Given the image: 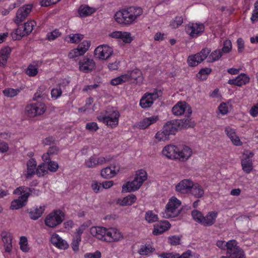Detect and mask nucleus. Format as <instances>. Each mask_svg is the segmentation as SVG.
<instances>
[{"label":"nucleus","instance_id":"nucleus-59","mask_svg":"<svg viewBox=\"0 0 258 258\" xmlns=\"http://www.w3.org/2000/svg\"><path fill=\"white\" fill-rule=\"evenodd\" d=\"M61 33L58 30L55 29L52 32H48L47 34V38L49 41H52L59 37Z\"/></svg>","mask_w":258,"mask_h":258},{"label":"nucleus","instance_id":"nucleus-34","mask_svg":"<svg viewBox=\"0 0 258 258\" xmlns=\"http://www.w3.org/2000/svg\"><path fill=\"white\" fill-rule=\"evenodd\" d=\"M40 64L39 62H33L29 64L25 70V73L29 77H34L36 76L39 73Z\"/></svg>","mask_w":258,"mask_h":258},{"label":"nucleus","instance_id":"nucleus-38","mask_svg":"<svg viewBox=\"0 0 258 258\" xmlns=\"http://www.w3.org/2000/svg\"><path fill=\"white\" fill-rule=\"evenodd\" d=\"M231 109L232 105L230 102H222L218 107L217 114L218 115L224 116L227 115Z\"/></svg>","mask_w":258,"mask_h":258},{"label":"nucleus","instance_id":"nucleus-49","mask_svg":"<svg viewBox=\"0 0 258 258\" xmlns=\"http://www.w3.org/2000/svg\"><path fill=\"white\" fill-rule=\"evenodd\" d=\"M126 82H128V76H126L125 74H124L112 79L111 84L112 85L116 86Z\"/></svg>","mask_w":258,"mask_h":258},{"label":"nucleus","instance_id":"nucleus-44","mask_svg":"<svg viewBox=\"0 0 258 258\" xmlns=\"http://www.w3.org/2000/svg\"><path fill=\"white\" fill-rule=\"evenodd\" d=\"M84 38V35L79 34H71L67 36L64 40L68 42L71 43H78Z\"/></svg>","mask_w":258,"mask_h":258},{"label":"nucleus","instance_id":"nucleus-28","mask_svg":"<svg viewBox=\"0 0 258 258\" xmlns=\"http://www.w3.org/2000/svg\"><path fill=\"white\" fill-rule=\"evenodd\" d=\"M170 227L171 224L168 221H161L160 222L154 225L152 233L154 235H158L166 231Z\"/></svg>","mask_w":258,"mask_h":258},{"label":"nucleus","instance_id":"nucleus-60","mask_svg":"<svg viewBox=\"0 0 258 258\" xmlns=\"http://www.w3.org/2000/svg\"><path fill=\"white\" fill-rule=\"evenodd\" d=\"M199 256V254H196L191 250H188L186 252L183 253L181 255H179L178 253L177 258H198Z\"/></svg>","mask_w":258,"mask_h":258},{"label":"nucleus","instance_id":"nucleus-57","mask_svg":"<svg viewBox=\"0 0 258 258\" xmlns=\"http://www.w3.org/2000/svg\"><path fill=\"white\" fill-rule=\"evenodd\" d=\"M183 23V18L181 16H177L170 21L169 26L172 29H175L180 26Z\"/></svg>","mask_w":258,"mask_h":258},{"label":"nucleus","instance_id":"nucleus-17","mask_svg":"<svg viewBox=\"0 0 258 258\" xmlns=\"http://www.w3.org/2000/svg\"><path fill=\"white\" fill-rule=\"evenodd\" d=\"M204 25L200 23H189L185 27L186 32L192 38L197 37L204 31Z\"/></svg>","mask_w":258,"mask_h":258},{"label":"nucleus","instance_id":"nucleus-24","mask_svg":"<svg viewBox=\"0 0 258 258\" xmlns=\"http://www.w3.org/2000/svg\"><path fill=\"white\" fill-rule=\"evenodd\" d=\"M177 145L168 144L163 147L161 151L162 155L166 158L176 160Z\"/></svg>","mask_w":258,"mask_h":258},{"label":"nucleus","instance_id":"nucleus-43","mask_svg":"<svg viewBox=\"0 0 258 258\" xmlns=\"http://www.w3.org/2000/svg\"><path fill=\"white\" fill-rule=\"evenodd\" d=\"M19 245L20 250L23 252H28L31 249V247L28 244V239L26 236H23L20 237Z\"/></svg>","mask_w":258,"mask_h":258},{"label":"nucleus","instance_id":"nucleus-4","mask_svg":"<svg viewBox=\"0 0 258 258\" xmlns=\"http://www.w3.org/2000/svg\"><path fill=\"white\" fill-rule=\"evenodd\" d=\"M147 178V174L145 170L141 169L137 171L133 181L127 182L123 184L122 192H131L138 189Z\"/></svg>","mask_w":258,"mask_h":258},{"label":"nucleus","instance_id":"nucleus-14","mask_svg":"<svg viewBox=\"0 0 258 258\" xmlns=\"http://www.w3.org/2000/svg\"><path fill=\"white\" fill-rule=\"evenodd\" d=\"M210 52L209 48L203 49L199 53L190 55L187 59V63L190 67H195L204 60Z\"/></svg>","mask_w":258,"mask_h":258},{"label":"nucleus","instance_id":"nucleus-40","mask_svg":"<svg viewBox=\"0 0 258 258\" xmlns=\"http://www.w3.org/2000/svg\"><path fill=\"white\" fill-rule=\"evenodd\" d=\"M144 219L148 223H152L158 221L159 217L155 212L148 210L145 213Z\"/></svg>","mask_w":258,"mask_h":258},{"label":"nucleus","instance_id":"nucleus-15","mask_svg":"<svg viewBox=\"0 0 258 258\" xmlns=\"http://www.w3.org/2000/svg\"><path fill=\"white\" fill-rule=\"evenodd\" d=\"M253 154L251 152L246 151L241 160V164L242 170L246 173L249 174L253 169L252 157Z\"/></svg>","mask_w":258,"mask_h":258},{"label":"nucleus","instance_id":"nucleus-32","mask_svg":"<svg viewBox=\"0 0 258 258\" xmlns=\"http://www.w3.org/2000/svg\"><path fill=\"white\" fill-rule=\"evenodd\" d=\"M12 52V49L9 46H5L0 49V67H5Z\"/></svg>","mask_w":258,"mask_h":258},{"label":"nucleus","instance_id":"nucleus-22","mask_svg":"<svg viewBox=\"0 0 258 258\" xmlns=\"http://www.w3.org/2000/svg\"><path fill=\"white\" fill-rule=\"evenodd\" d=\"M79 70L83 73H89L94 69L95 63L92 58L84 57L79 62Z\"/></svg>","mask_w":258,"mask_h":258},{"label":"nucleus","instance_id":"nucleus-35","mask_svg":"<svg viewBox=\"0 0 258 258\" xmlns=\"http://www.w3.org/2000/svg\"><path fill=\"white\" fill-rule=\"evenodd\" d=\"M45 210V205H40L30 209L29 212V216L32 220H36L40 218Z\"/></svg>","mask_w":258,"mask_h":258},{"label":"nucleus","instance_id":"nucleus-64","mask_svg":"<svg viewBox=\"0 0 258 258\" xmlns=\"http://www.w3.org/2000/svg\"><path fill=\"white\" fill-rule=\"evenodd\" d=\"M101 252L97 250L94 252H88L85 254V258H101Z\"/></svg>","mask_w":258,"mask_h":258},{"label":"nucleus","instance_id":"nucleus-39","mask_svg":"<svg viewBox=\"0 0 258 258\" xmlns=\"http://www.w3.org/2000/svg\"><path fill=\"white\" fill-rule=\"evenodd\" d=\"M125 75L128 76V82L131 81L132 80L140 82L142 81L143 79L142 72L138 69H135L132 71H128Z\"/></svg>","mask_w":258,"mask_h":258},{"label":"nucleus","instance_id":"nucleus-48","mask_svg":"<svg viewBox=\"0 0 258 258\" xmlns=\"http://www.w3.org/2000/svg\"><path fill=\"white\" fill-rule=\"evenodd\" d=\"M25 35H26V34L22 27L18 28L11 34L13 39L15 40L21 39Z\"/></svg>","mask_w":258,"mask_h":258},{"label":"nucleus","instance_id":"nucleus-16","mask_svg":"<svg viewBox=\"0 0 258 258\" xmlns=\"http://www.w3.org/2000/svg\"><path fill=\"white\" fill-rule=\"evenodd\" d=\"M45 111V107L44 104L40 102L29 104L26 107V112L30 117L41 115Z\"/></svg>","mask_w":258,"mask_h":258},{"label":"nucleus","instance_id":"nucleus-5","mask_svg":"<svg viewBox=\"0 0 258 258\" xmlns=\"http://www.w3.org/2000/svg\"><path fill=\"white\" fill-rule=\"evenodd\" d=\"M120 113L115 108H108L105 113H101L98 116L99 121L102 122L112 128L116 127L118 124Z\"/></svg>","mask_w":258,"mask_h":258},{"label":"nucleus","instance_id":"nucleus-2","mask_svg":"<svg viewBox=\"0 0 258 258\" xmlns=\"http://www.w3.org/2000/svg\"><path fill=\"white\" fill-rule=\"evenodd\" d=\"M39 193V190L25 186H20L17 188L13 191V194L16 195H19L20 197L18 199L14 200L12 202L10 209L17 210L23 207L26 204L28 198L30 194L38 195Z\"/></svg>","mask_w":258,"mask_h":258},{"label":"nucleus","instance_id":"nucleus-30","mask_svg":"<svg viewBox=\"0 0 258 258\" xmlns=\"http://www.w3.org/2000/svg\"><path fill=\"white\" fill-rule=\"evenodd\" d=\"M249 81V77L245 74L241 73L235 79L229 80L228 83L230 85L241 86L248 83Z\"/></svg>","mask_w":258,"mask_h":258},{"label":"nucleus","instance_id":"nucleus-19","mask_svg":"<svg viewBox=\"0 0 258 258\" xmlns=\"http://www.w3.org/2000/svg\"><path fill=\"white\" fill-rule=\"evenodd\" d=\"M32 5H25L20 8L16 13L15 22L19 24L26 18L32 10Z\"/></svg>","mask_w":258,"mask_h":258},{"label":"nucleus","instance_id":"nucleus-47","mask_svg":"<svg viewBox=\"0 0 258 258\" xmlns=\"http://www.w3.org/2000/svg\"><path fill=\"white\" fill-rule=\"evenodd\" d=\"M211 72L212 70L210 68H203L197 74V77L201 81L205 80Z\"/></svg>","mask_w":258,"mask_h":258},{"label":"nucleus","instance_id":"nucleus-33","mask_svg":"<svg viewBox=\"0 0 258 258\" xmlns=\"http://www.w3.org/2000/svg\"><path fill=\"white\" fill-rule=\"evenodd\" d=\"M218 212L215 211L209 212L207 214L204 216L203 225L205 226H211L214 224L218 217Z\"/></svg>","mask_w":258,"mask_h":258},{"label":"nucleus","instance_id":"nucleus-31","mask_svg":"<svg viewBox=\"0 0 258 258\" xmlns=\"http://www.w3.org/2000/svg\"><path fill=\"white\" fill-rule=\"evenodd\" d=\"M162 129L169 136L175 135L177 131L179 130V124L177 123V120H172L167 122Z\"/></svg>","mask_w":258,"mask_h":258},{"label":"nucleus","instance_id":"nucleus-1","mask_svg":"<svg viewBox=\"0 0 258 258\" xmlns=\"http://www.w3.org/2000/svg\"><path fill=\"white\" fill-rule=\"evenodd\" d=\"M140 7H130L116 12L114 15L115 21L122 25H130L135 22L143 14Z\"/></svg>","mask_w":258,"mask_h":258},{"label":"nucleus","instance_id":"nucleus-20","mask_svg":"<svg viewBox=\"0 0 258 258\" xmlns=\"http://www.w3.org/2000/svg\"><path fill=\"white\" fill-rule=\"evenodd\" d=\"M224 132L233 145L241 146L243 145V143L236 134V131L235 128L227 126L224 128Z\"/></svg>","mask_w":258,"mask_h":258},{"label":"nucleus","instance_id":"nucleus-42","mask_svg":"<svg viewBox=\"0 0 258 258\" xmlns=\"http://www.w3.org/2000/svg\"><path fill=\"white\" fill-rule=\"evenodd\" d=\"M177 123L179 124V128H187L188 127H193L195 125V121L189 118L186 119L177 120Z\"/></svg>","mask_w":258,"mask_h":258},{"label":"nucleus","instance_id":"nucleus-8","mask_svg":"<svg viewBox=\"0 0 258 258\" xmlns=\"http://www.w3.org/2000/svg\"><path fill=\"white\" fill-rule=\"evenodd\" d=\"M111 160L110 156H99L93 155L86 159L84 162V166L87 168H93L106 164Z\"/></svg>","mask_w":258,"mask_h":258},{"label":"nucleus","instance_id":"nucleus-26","mask_svg":"<svg viewBox=\"0 0 258 258\" xmlns=\"http://www.w3.org/2000/svg\"><path fill=\"white\" fill-rule=\"evenodd\" d=\"M158 120L159 116L158 115H152L144 118L143 119L138 122L136 126L140 130H145L150 125L156 123Z\"/></svg>","mask_w":258,"mask_h":258},{"label":"nucleus","instance_id":"nucleus-62","mask_svg":"<svg viewBox=\"0 0 258 258\" xmlns=\"http://www.w3.org/2000/svg\"><path fill=\"white\" fill-rule=\"evenodd\" d=\"M88 227L89 224L87 223L82 224L79 227L76 229L74 236L81 237L82 233L88 228Z\"/></svg>","mask_w":258,"mask_h":258},{"label":"nucleus","instance_id":"nucleus-41","mask_svg":"<svg viewBox=\"0 0 258 258\" xmlns=\"http://www.w3.org/2000/svg\"><path fill=\"white\" fill-rule=\"evenodd\" d=\"M155 248L150 243L141 244L138 250V253L140 255H146L154 251Z\"/></svg>","mask_w":258,"mask_h":258},{"label":"nucleus","instance_id":"nucleus-63","mask_svg":"<svg viewBox=\"0 0 258 258\" xmlns=\"http://www.w3.org/2000/svg\"><path fill=\"white\" fill-rule=\"evenodd\" d=\"M232 49V43L229 40H226L223 43V46L221 50L223 53H229Z\"/></svg>","mask_w":258,"mask_h":258},{"label":"nucleus","instance_id":"nucleus-9","mask_svg":"<svg viewBox=\"0 0 258 258\" xmlns=\"http://www.w3.org/2000/svg\"><path fill=\"white\" fill-rule=\"evenodd\" d=\"M162 95L160 90L155 89L152 92H147L142 97L140 101V105L142 108L150 107L155 100Z\"/></svg>","mask_w":258,"mask_h":258},{"label":"nucleus","instance_id":"nucleus-50","mask_svg":"<svg viewBox=\"0 0 258 258\" xmlns=\"http://www.w3.org/2000/svg\"><path fill=\"white\" fill-rule=\"evenodd\" d=\"M82 237H77L75 236H73V238L71 244V247L72 250L75 252H77L79 251L80 248L79 245L81 242Z\"/></svg>","mask_w":258,"mask_h":258},{"label":"nucleus","instance_id":"nucleus-7","mask_svg":"<svg viewBox=\"0 0 258 258\" xmlns=\"http://www.w3.org/2000/svg\"><path fill=\"white\" fill-rule=\"evenodd\" d=\"M124 236L121 231L114 227L106 228L104 242L108 243L118 242L122 241Z\"/></svg>","mask_w":258,"mask_h":258},{"label":"nucleus","instance_id":"nucleus-37","mask_svg":"<svg viewBox=\"0 0 258 258\" xmlns=\"http://www.w3.org/2000/svg\"><path fill=\"white\" fill-rule=\"evenodd\" d=\"M189 194L196 198H201L203 197L205 190L203 187L199 183L193 182V185L191 188Z\"/></svg>","mask_w":258,"mask_h":258},{"label":"nucleus","instance_id":"nucleus-23","mask_svg":"<svg viewBox=\"0 0 258 258\" xmlns=\"http://www.w3.org/2000/svg\"><path fill=\"white\" fill-rule=\"evenodd\" d=\"M1 236L5 252L10 253L13 249V236L12 234L4 231L2 232Z\"/></svg>","mask_w":258,"mask_h":258},{"label":"nucleus","instance_id":"nucleus-21","mask_svg":"<svg viewBox=\"0 0 258 258\" xmlns=\"http://www.w3.org/2000/svg\"><path fill=\"white\" fill-rule=\"evenodd\" d=\"M120 166L118 164H113L103 168L100 172L101 176L105 179L114 177L119 172Z\"/></svg>","mask_w":258,"mask_h":258},{"label":"nucleus","instance_id":"nucleus-6","mask_svg":"<svg viewBox=\"0 0 258 258\" xmlns=\"http://www.w3.org/2000/svg\"><path fill=\"white\" fill-rule=\"evenodd\" d=\"M64 218V214L60 210H55L47 214L44 219L45 225L54 228L60 225Z\"/></svg>","mask_w":258,"mask_h":258},{"label":"nucleus","instance_id":"nucleus-61","mask_svg":"<svg viewBox=\"0 0 258 258\" xmlns=\"http://www.w3.org/2000/svg\"><path fill=\"white\" fill-rule=\"evenodd\" d=\"M47 169L44 164L39 165L36 169V174L38 176H43L47 173Z\"/></svg>","mask_w":258,"mask_h":258},{"label":"nucleus","instance_id":"nucleus-13","mask_svg":"<svg viewBox=\"0 0 258 258\" xmlns=\"http://www.w3.org/2000/svg\"><path fill=\"white\" fill-rule=\"evenodd\" d=\"M108 37L127 44L131 43L134 39V37L130 32L122 31L110 32L108 34Z\"/></svg>","mask_w":258,"mask_h":258},{"label":"nucleus","instance_id":"nucleus-11","mask_svg":"<svg viewBox=\"0 0 258 258\" xmlns=\"http://www.w3.org/2000/svg\"><path fill=\"white\" fill-rule=\"evenodd\" d=\"M192 149L188 146L180 144L177 145L176 160L186 162L192 156Z\"/></svg>","mask_w":258,"mask_h":258},{"label":"nucleus","instance_id":"nucleus-55","mask_svg":"<svg viewBox=\"0 0 258 258\" xmlns=\"http://www.w3.org/2000/svg\"><path fill=\"white\" fill-rule=\"evenodd\" d=\"M223 55L221 49H216L213 51L208 57V61H214L219 59Z\"/></svg>","mask_w":258,"mask_h":258},{"label":"nucleus","instance_id":"nucleus-3","mask_svg":"<svg viewBox=\"0 0 258 258\" xmlns=\"http://www.w3.org/2000/svg\"><path fill=\"white\" fill-rule=\"evenodd\" d=\"M181 204V201L175 196L170 197L162 213L163 217L168 219L178 217L182 210Z\"/></svg>","mask_w":258,"mask_h":258},{"label":"nucleus","instance_id":"nucleus-56","mask_svg":"<svg viewBox=\"0 0 258 258\" xmlns=\"http://www.w3.org/2000/svg\"><path fill=\"white\" fill-rule=\"evenodd\" d=\"M90 46L91 43L90 41L88 40H83L78 45V48L81 53L84 55L89 50Z\"/></svg>","mask_w":258,"mask_h":258},{"label":"nucleus","instance_id":"nucleus-46","mask_svg":"<svg viewBox=\"0 0 258 258\" xmlns=\"http://www.w3.org/2000/svg\"><path fill=\"white\" fill-rule=\"evenodd\" d=\"M21 91V88L14 89L12 88H7L3 90V93L6 97L12 98L16 96Z\"/></svg>","mask_w":258,"mask_h":258},{"label":"nucleus","instance_id":"nucleus-54","mask_svg":"<svg viewBox=\"0 0 258 258\" xmlns=\"http://www.w3.org/2000/svg\"><path fill=\"white\" fill-rule=\"evenodd\" d=\"M191 216L196 222L203 225L204 216L201 212L195 210L192 211Z\"/></svg>","mask_w":258,"mask_h":258},{"label":"nucleus","instance_id":"nucleus-45","mask_svg":"<svg viewBox=\"0 0 258 258\" xmlns=\"http://www.w3.org/2000/svg\"><path fill=\"white\" fill-rule=\"evenodd\" d=\"M95 11V9L87 6H81L79 9V14L81 17L89 16Z\"/></svg>","mask_w":258,"mask_h":258},{"label":"nucleus","instance_id":"nucleus-52","mask_svg":"<svg viewBox=\"0 0 258 258\" xmlns=\"http://www.w3.org/2000/svg\"><path fill=\"white\" fill-rule=\"evenodd\" d=\"M155 138L158 142H165L169 139V136L162 129L157 132L155 135Z\"/></svg>","mask_w":258,"mask_h":258},{"label":"nucleus","instance_id":"nucleus-27","mask_svg":"<svg viewBox=\"0 0 258 258\" xmlns=\"http://www.w3.org/2000/svg\"><path fill=\"white\" fill-rule=\"evenodd\" d=\"M106 228L101 226H92L90 228V233L93 237L104 242Z\"/></svg>","mask_w":258,"mask_h":258},{"label":"nucleus","instance_id":"nucleus-10","mask_svg":"<svg viewBox=\"0 0 258 258\" xmlns=\"http://www.w3.org/2000/svg\"><path fill=\"white\" fill-rule=\"evenodd\" d=\"M113 53V48L108 44H102L97 46L94 50L95 56L102 60L108 59Z\"/></svg>","mask_w":258,"mask_h":258},{"label":"nucleus","instance_id":"nucleus-58","mask_svg":"<svg viewBox=\"0 0 258 258\" xmlns=\"http://www.w3.org/2000/svg\"><path fill=\"white\" fill-rule=\"evenodd\" d=\"M239 247L237 246V242L235 240H230L227 242V246L226 249L227 254H229L233 250H235V249Z\"/></svg>","mask_w":258,"mask_h":258},{"label":"nucleus","instance_id":"nucleus-36","mask_svg":"<svg viewBox=\"0 0 258 258\" xmlns=\"http://www.w3.org/2000/svg\"><path fill=\"white\" fill-rule=\"evenodd\" d=\"M27 170L25 172L26 178L31 177L36 173V162L34 159H30L27 163Z\"/></svg>","mask_w":258,"mask_h":258},{"label":"nucleus","instance_id":"nucleus-29","mask_svg":"<svg viewBox=\"0 0 258 258\" xmlns=\"http://www.w3.org/2000/svg\"><path fill=\"white\" fill-rule=\"evenodd\" d=\"M137 199L134 194H130L125 197L119 198L116 200V204L120 206H130L135 204Z\"/></svg>","mask_w":258,"mask_h":258},{"label":"nucleus","instance_id":"nucleus-25","mask_svg":"<svg viewBox=\"0 0 258 258\" xmlns=\"http://www.w3.org/2000/svg\"><path fill=\"white\" fill-rule=\"evenodd\" d=\"M50 242L55 247L59 249L66 250L69 247L68 242L56 233L51 235Z\"/></svg>","mask_w":258,"mask_h":258},{"label":"nucleus","instance_id":"nucleus-53","mask_svg":"<svg viewBox=\"0 0 258 258\" xmlns=\"http://www.w3.org/2000/svg\"><path fill=\"white\" fill-rule=\"evenodd\" d=\"M228 254V258H245L243 251L239 247Z\"/></svg>","mask_w":258,"mask_h":258},{"label":"nucleus","instance_id":"nucleus-12","mask_svg":"<svg viewBox=\"0 0 258 258\" xmlns=\"http://www.w3.org/2000/svg\"><path fill=\"white\" fill-rule=\"evenodd\" d=\"M172 112L176 116L184 114L187 116L190 115L192 110L190 106L185 101H179L172 107Z\"/></svg>","mask_w":258,"mask_h":258},{"label":"nucleus","instance_id":"nucleus-51","mask_svg":"<svg viewBox=\"0 0 258 258\" xmlns=\"http://www.w3.org/2000/svg\"><path fill=\"white\" fill-rule=\"evenodd\" d=\"M36 25L35 21L30 20L25 23L23 27H22L26 33V35L30 34L33 29L34 26Z\"/></svg>","mask_w":258,"mask_h":258},{"label":"nucleus","instance_id":"nucleus-18","mask_svg":"<svg viewBox=\"0 0 258 258\" xmlns=\"http://www.w3.org/2000/svg\"><path fill=\"white\" fill-rule=\"evenodd\" d=\"M193 181L190 179H184L175 185V190L181 194H189L193 185Z\"/></svg>","mask_w":258,"mask_h":258}]
</instances>
